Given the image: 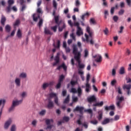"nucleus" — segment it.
<instances>
[{
    "label": "nucleus",
    "mask_w": 131,
    "mask_h": 131,
    "mask_svg": "<svg viewBox=\"0 0 131 131\" xmlns=\"http://www.w3.org/2000/svg\"><path fill=\"white\" fill-rule=\"evenodd\" d=\"M73 54L74 55L75 60L78 62L79 68L80 69H83L85 66L84 64H81V60L80 58H81V53H80V52H78L77 47L75 45L73 46Z\"/></svg>",
    "instance_id": "1"
},
{
    "label": "nucleus",
    "mask_w": 131,
    "mask_h": 131,
    "mask_svg": "<svg viewBox=\"0 0 131 131\" xmlns=\"http://www.w3.org/2000/svg\"><path fill=\"white\" fill-rule=\"evenodd\" d=\"M116 100V105L117 108H119V109H121V108L123 107L122 102L124 101V97H123V96L119 97V96H117Z\"/></svg>",
    "instance_id": "2"
},
{
    "label": "nucleus",
    "mask_w": 131,
    "mask_h": 131,
    "mask_svg": "<svg viewBox=\"0 0 131 131\" xmlns=\"http://www.w3.org/2000/svg\"><path fill=\"white\" fill-rule=\"evenodd\" d=\"M23 101V100H13L12 101V105L8 110L9 112H12V111H14V110H15V108L16 107V106H19L20 104L22 103Z\"/></svg>",
    "instance_id": "3"
},
{
    "label": "nucleus",
    "mask_w": 131,
    "mask_h": 131,
    "mask_svg": "<svg viewBox=\"0 0 131 131\" xmlns=\"http://www.w3.org/2000/svg\"><path fill=\"white\" fill-rule=\"evenodd\" d=\"M86 32L89 33V37L91 38L90 42V45H94L95 43V42L94 41V39H93V36L94 35V32H93V30H91V28H90L89 26L86 27Z\"/></svg>",
    "instance_id": "4"
},
{
    "label": "nucleus",
    "mask_w": 131,
    "mask_h": 131,
    "mask_svg": "<svg viewBox=\"0 0 131 131\" xmlns=\"http://www.w3.org/2000/svg\"><path fill=\"white\" fill-rule=\"evenodd\" d=\"M49 96L50 100H51L52 98H54V102L56 105H57V106H60V104H59V98H58V96H57V94L56 93L52 92L49 94Z\"/></svg>",
    "instance_id": "5"
},
{
    "label": "nucleus",
    "mask_w": 131,
    "mask_h": 131,
    "mask_svg": "<svg viewBox=\"0 0 131 131\" xmlns=\"http://www.w3.org/2000/svg\"><path fill=\"white\" fill-rule=\"evenodd\" d=\"M83 110H84V107L83 106H77L76 108L74 109L73 112L79 111L80 114H83Z\"/></svg>",
    "instance_id": "6"
},
{
    "label": "nucleus",
    "mask_w": 131,
    "mask_h": 131,
    "mask_svg": "<svg viewBox=\"0 0 131 131\" xmlns=\"http://www.w3.org/2000/svg\"><path fill=\"white\" fill-rule=\"evenodd\" d=\"M123 90H127V94L128 96H129L130 93L131 84H124L123 86Z\"/></svg>",
    "instance_id": "7"
},
{
    "label": "nucleus",
    "mask_w": 131,
    "mask_h": 131,
    "mask_svg": "<svg viewBox=\"0 0 131 131\" xmlns=\"http://www.w3.org/2000/svg\"><path fill=\"white\" fill-rule=\"evenodd\" d=\"M93 57L95 59V61L97 62V63H100V62H102V56L99 55H96Z\"/></svg>",
    "instance_id": "8"
},
{
    "label": "nucleus",
    "mask_w": 131,
    "mask_h": 131,
    "mask_svg": "<svg viewBox=\"0 0 131 131\" xmlns=\"http://www.w3.org/2000/svg\"><path fill=\"white\" fill-rule=\"evenodd\" d=\"M11 123H12V119H9L7 121L5 122L4 125V128L5 129H8V128H9V126H10Z\"/></svg>",
    "instance_id": "9"
},
{
    "label": "nucleus",
    "mask_w": 131,
    "mask_h": 131,
    "mask_svg": "<svg viewBox=\"0 0 131 131\" xmlns=\"http://www.w3.org/2000/svg\"><path fill=\"white\" fill-rule=\"evenodd\" d=\"M61 68H63L64 71H67V66L65 64V63H62L61 65L58 66L57 68V70H60Z\"/></svg>",
    "instance_id": "10"
},
{
    "label": "nucleus",
    "mask_w": 131,
    "mask_h": 131,
    "mask_svg": "<svg viewBox=\"0 0 131 131\" xmlns=\"http://www.w3.org/2000/svg\"><path fill=\"white\" fill-rule=\"evenodd\" d=\"M47 107L48 108V109H53V108H54V102L52 101V100L50 99H49Z\"/></svg>",
    "instance_id": "11"
},
{
    "label": "nucleus",
    "mask_w": 131,
    "mask_h": 131,
    "mask_svg": "<svg viewBox=\"0 0 131 131\" xmlns=\"http://www.w3.org/2000/svg\"><path fill=\"white\" fill-rule=\"evenodd\" d=\"M88 101L89 103H93V102L97 101V98H96V96H95V95H93L88 98Z\"/></svg>",
    "instance_id": "12"
},
{
    "label": "nucleus",
    "mask_w": 131,
    "mask_h": 131,
    "mask_svg": "<svg viewBox=\"0 0 131 131\" xmlns=\"http://www.w3.org/2000/svg\"><path fill=\"white\" fill-rule=\"evenodd\" d=\"M113 119H109V118H105L103 121H102L101 124L103 125H105V124H107L110 122V121H112Z\"/></svg>",
    "instance_id": "13"
},
{
    "label": "nucleus",
    "mask_w": 131,
    "mask_h": 131,
    "mask_svg": "<svg viewBox=\"0 0 131 131\" xmlns=\"http://www.w3.org/2000/svg\"><path fill=\"white\" fill-rule=\"evenodd\" d=\"M40 18V16L39 14H34L33 15V19L34 22H37V20Z\"/></svg>",
    "instance_id": "14"
},
{
    "label": "nucleus",
    "mask_w": 131,
    "mask_h": 131,
    "mask_svg": "<svg viewBox=\"0 0 131 131\" xmlns=\"http://www.w3.org/2000/svg\"><path fill=\"white\" fill-rule=\"evenodd\" d=\"M14 81L17 86H20L21 85V79L19 78H16Z\"/></svg>",
    "instance_id": "15"
},
{
    "label": "nucleus",
    "mask_w": 131,
    "mask_h": 131,
    "mask_svg": "<svg viewBox=\"0 0 131 131\" xmlns=\"http://www.w3.org/2000/svg\"><path fill=\"white\" fill-rule=\"evenodd\" d=\"M85 92L86 93H90L91 92V85L89 83H86L85 84Z\"/></svg>",
    "instance_id": "16"
},
{
    "label": "nucleus",
    "mask_w": 131,
    "mask_h": 131,
    "mask_svg": "<svg viewBox=\"0 0 131 131\" xmlns=\"http://www.w3.org/2000/svg\"><path fill=\"white\" fill-rule=\"evenodd\" d=\"M76 34L78 35V36H80V35H82V34H83L81 28H78L77 29Z\"/></svg>",
    "instance_id": "17"
},
{
    "label": "nucleus",
    "mask_w": 131,
    "mask_h": 131,
    "mask_svg": "<svg viewBox=\"0 0 131 131\" xmlns=\"http://www.w3.org/2000/svg\"><path fill=\"white\" fill-rule=\"evenodd\" d=\"M54 19H55L56 24H57L58 26H60V24H61V21H59V16H55Z\"/></svg>",
    "instance_id": "18"
},
{
    "label": "nucleus",
    "mask_w": 131,
    "mask_h": 131,
    "mask_svg": "<svg viewBox=\"0 0 131 131\" xmlns=\"http://www.w3.org/2000/svg\"><path fill=\"white\" fill-rule=\"evenodd\" d=\"M119 73V74H121V75H123V74H125V68L124 67H121L120 69Z\"/></svg>",
    "instance_id": "19"
},
{
    "label": "nucleus",
    "mask_w": 131,
    "mask_h": 131,
    "mask_svg": "<svg viewBox=\"0 0 131 131\" xmlns=\"http://www.w3.org/2000/svg\"><path fill=\"white\" fill-rule=\"evenodd\" d=\"M104 105V102L103 101H101L100 102H97L96 103L93 104V106L94 107H97L98 106V107H102Z\"/></svg>",
    "instance_id": "20"
},
{
    "label": "nucleus",
    "mask_w": 131,
    "mask_h": 131,
    "mask_svg": "<svg viewBox=\"0 0 131 131\" xmlns=\"http://www.w3.org/2000/svg\"><path fill=\"white\" fill-rule=\"evenodd\" d=\"M77 93L78 97H81V95H82V89H81L80 87H78L77 90Z\"/></svg>",
    "instance_id": "21"
},
{
    "label": "nucleus",
    "mask_w": 131,
    "mask_h": 131,
    "mask_svg": "<svg viewBox=\"0 0 131 131\" xmlns=\"http://www.w3.org/2000/svg\"><path fill=\"white\" fill-rule=\"evenodd\" d=\"M16 36L18 38H22V31L20 29H18V31L16 33Z\"/></svg>",
    "instance_id": "22"
},
{
    "label": "nucleus",
    "mask_w": 131,
    "mask_h": 131,
    "mask_svg": "<svg viewBox=\"0 0 131 131\" xmlns=\"http://www.w3.org/2000/svg\"><path fill=\"white\" fill-rule=\"evenodd\" d=\"M115 109V106L113 105H110V106H105V110L106 111H108V110H114Z\"/></svg>",
    "instance_id": "23"
},
{
    "label": "nucleus",
    "mask_w": 131,
    "mask_h": 131,
    "mask_svg": "<svg viewBox=\"0 0 131 131\" xmlns=\"http://www.w3.org/2000/svg\"><path fill=\"white\" fill-rule=\"evenodd\" d=\"M5 104H6V100L4 99H0V106H2V107L1 108V109H2V111L4 107H5Z\"/></svg>",
    "instance_id": "24"
},
{
    "label": "nucleus",
    "mask_w": 131,
    "mask_h": 131,
    "mask_svg": "<svg viewBox=\"0 0 131 131\" xmlns=\"http://www.w3.org/2000/svg\"><path fill=\"white\" fill-rule=\"evenodd\" d=\"M69 101H70V96L68 95L66 98L63 102V104H68L69 103Z\"/></svg>",
    "instance_id": "25"
},
{
    "label": "nucleus",
    "mask_w": 131,
    "mask_h": 131,
    "mask_svg": "<svg viewBox=\"0 0 131 131\" xmlns=\"http://www.w3.org/2000/svg\"><path fill=\"white\" fill-rule=\"evenodd\" d=\"M54 60L56 63H60V54L57 53V55L56 56Z\"/></svg>",
    "instance_id": "26"
},
{
    "label": "nucleus",
    "mask_w": 131,
    "mask_h": 131,
    "mask_svg": "<svg viewBox=\"0 0 131 131\" xmlns=\"http://www.w3.org/2000/svg\"><path fill=\"white\" fill-rule=\"evenodd\" d=\"M60 46H61V41H60L59 40H57V46H56L55 43H53V47L56 49H59Z\"/></svg>",
    "instance_id": "27"
},
{
    "label": "nucleus",
    "mask_w": 131,
    "mask_h": 131,
    "mask_svg": "<svg viewBox=\"0 0 131 131\" xmlns=\"http://www.w3.org/2000/svg\"><path fill=\"white\" fill-rule=\"evenodd\" d=\"M44 32L45 33V34H50L51 35H52V34H53V33H52L51 32V31H50V30H49V29H48L47 28H45Z\"/></svg>",
    "instance_id": "28"
},
{
    "label": "nucleus",
    "mask_w": 131,
    "mask_h": 131,
    "mask_svg": "<svg viewBox=\"0 0 131 131\" xmlns=\"http://www.w3.org/2000/svg\"><path fill=\"white\" fill-rule=\"evenodd\" d=\"M19 25H20V19H16V20L13 24L14 28H16V26H19Z\"/></svg>",
    "instance_id": "29"
},
{
    "label": "nucleus",
    "mask_w": 131,
    "mask_h": 131,
    "mask_svg": "<svg viewBox=\"0 0 131 131\" xmlns=\"http://www.w3.org/2000/svg\"><path fill=\"white\" fill-rule=\"evenodd\" d=\"M19 77L20 78H26L27 77V74L25 73H22L20 74Z\"/></svg>",
    "instance_id": "30"
},
{
    "label": "nucleus",
    "mask_w": 131,
    "mask_h": 131,
    "mask_svg": "<svg viewBox=\"0 0 131 131\" xmlns=\"http://www.w3.org/2000/svg\"><path fill=\"white\" fill-rule=\"evenodd\" d=\"M6 17L2 16L1 21L2 25H5V22H6Z\"/></svg>",
    "instance_id": "31"
},
{
    "label": "nucleus",
    "mask_w": 131,
    "mask_h": 131,
    "mask_svg": "<svg viewBox=\"0 0 131 131\" xmlns=\"http://www.w3.org/2000/svg\"><path fill=\"white\" fill-rule=\"evenodd\" d=\"M90 24H93V25L97 24V23H96V20H95V18H92L90 19Z\"/></svg>",
    "instance_id": "32"
},
{
    "label": "nucleus",
    "mask_w": 131,
    "mask_h": 131,
    "mask_svg": "<svg viewBox=\"0 0 131 131\" xmlns=\"http://www.w3.org/2000/svg\"><path fill=\"white\" fill-rule=\"evenodd\" d=\"M98 120H101L103 118V114L101 112L98 113V116L97 117Z\"/></svg>",
    "instance_id": "33"
},
{
    "label": "nucleus",
    "mask_w": 131,
    "mask_h": 131,
    "mask_svg": "<svg viewBox=\"0 0 131 131\" xmlns=\"http://www.w3.org/2000/svg\"><path fill=\"white\" fill-rule=\"evenodd\" d=\"M5 30L7 32H10V31H11V26H10V25H7L5 26Z\"/></svg>",
    "instance_id": "34"
},
{
    "label": "nucleus",
    "mask_w": 131,
    "mask_h": 131,
    "mask_svg": "<svg viewBox=\"0 0 131 131\" xmlns=\"http://www.w3.org/2000/svg\"><path fill=\"white\" fill-rule=\"evenodd\" d=\"M85 16H87V17H89L90 16V13L89 12H86L85 14H83L81 16V19L83 20V21H84V17Z\"/></svg>",
    "instance_id": "35"
},
{
    "label": "nucleus",
    "mask_w": 131,
    "mask_h": 131,
    "mask_svg": "<svg viewBox=\"0 0 131 131\" xmlns=\"http://www.w3.org/2000/svg\"><path fill=\"white\" fill-rule=\"evenodd\" d=\"M70 120V119L69 118V117H63L62 119V121L64 122V121H66V122H68Z\"/></svg>",
    "instance_id": "36"
},
{
    "label": "nucleus",
    "mask_w": 131,
    "mask_h": 131,
    "mask_svg": "<svg viewBox=\"0 0 131 131\" xmlns=\"http://www.w3.org/2000/svg\"><path fill=\"white\" fill-rule=\"evenodd\" d=\"M72 102L73 103H76L77 102H78V98L77 97H73Z\"/></svg>",
    "instance_id": "37"
},
{
    "label": "nucleus",
    "mask_w": 131,
    "mask_h": 131,
    "mask_svg": "<svg viewBox=\"0 0 131 131\" xmlns=\"http://www.w3.org/2000/svg\"><path fill=\"white\" fill-rule=\"evenodd\" d=\"M54 121V120H53V119H47L46 120V123L47 125H49L50 124H51V122H53Z\"/></svg>",
    "instance_id": "38"
},
{
    "label": "nucleus",
    "mask_w": 131,
    "mask_h": 131,
    "mask_svg": "<svg viewBox=\"0 0 131 131\" xmlns=\"http://www.w3.org/2000/svg\"><path fill=\"white\" fill-rule=\"evenodd\" d=\"M65 27H66V25L64 24H63L62 27H59L58 31H59V32H62V31H63V29H64Z\"/></svg>",
    "instance_id": "39"
},
{
    "label": "nucleus",
    "mask_w": 131,
    "mask_h": 131,
    "mask_svg": "<svg viewBox=\"0 0 131 131\" xmlns=\"http://www.w3.org/2000/svg\"><path fill=\"white\" fill-rule=\"evenodd\" d=\"M52 30H53L54 32H57V28H58V26L56 25L53 27H51Z\"/></svg>",
    "instance_id": "40"
},
{
    "label": "nucleus",
    "mask_w": 131,
    "mask_h": 131,
    "mask_svg": "<svg viewBox=\"0 0 131 131\" xmlns=\"http://www.w3.org/2000/svg\"><path fill=\"white\" fill-rule=\"evenodd\" d=\"M16 129H17V128L16 127V125H12L11 126L10 131H16Z\"/></svg>",
    "instance_id": "41"
},
{
    "label": "nucleus",
    "mask_w": 131,
    "mask_h": 131,
    "mask_svg": "<svg viewBox=\"0 0 131 131\" xmlns=\"http://www.w3.org/2000/svg\"><path fill=\"white\" fill-rule=\"evenodd\" d=\"M49 87V84L48 83H44L42 85V89L46 90L47 88Z\"/></svg>",
    "instance_id": "42"
},
{
    "label": "nucleus",
    "mask_w": 131,
    "mask_h": 131,
    "mask_svg": "<svg viewBox=\"0 0 131 131\" xmlns=\"http://www.w3.org/2000/svg\"><path fill=\"white\" fill-rule=\"evenodd\" d=\"M64 78L65 77L64 76V75H61L59 77L58 81L59 82H62V81H63V79H64Z\"/></svg>",
    "instance_id": "43"
},
{
    "label": "nucleus",
    "mask_w": 131,
    "mask_h": 131,
    "mask_svg": "<svg viewBox=\"0 0 131 131\" xmlns=\"http://www.w3.org/2000/svg\"><path fill=\"white\" fill-rule=\"evenodd\" d=\"M123 14H124V9H122L118 12V14L120 15H123Z\"/></svg>",
    "instance_id": "44"
},
{
    "label": "nucleus",
    "mask_w": 131,
    "mask_h": 131,
    "mask_svg": "<svg viewBox=\"0 0 131 131\" xmlns=\"http://www.w3.org/2000/svg\"><path fill=\"white\" fill-rule=\"evenodd\" d=\"M70 92L73 94H76V93H77V90H76L75 88H72Z\"/></svg>",
    "instance_id": "45"
},
{
    "label": "nucleus",
    "mask_w": 131,
    "mask_h": 131,
    "mask_svg": "<svg viewBox=\"0 0 131 131\" xmlns=\"http://www.w3.org/2000/svg\"><path fill=\"white\" fill-rule=\"evenodd\" d=\"M46 112H47V111L46 110H42L41 112H39V115L43 116L45 114H46Z\"/></svg>",
    "instance_id": "46"
},
{
    "label": "nucleus",
    "mask_w": 131,
    "mask_h": 131,
    "mask_svg": "<svg viewBox=\"0 0 131 131\" xmlns=\"http://www.w3.org/2000/svg\"><path fill=\"white\" fill-rule=\"evenodd\" d=\"M90 77H91V75L88 74L86 76V83H89V81H90Z\"/></svg>",
    "instance_id": "47"
},
{
    "label": "nucleus",
    "mask_w": 131,
    "mask_h": 131,
    "mask_svg": "<svg viewBox=\"0 0 131 131\" xmlns=\"http://www.w3.org/2000/svg\"><path fill=\"white\" fill-rule=\"evenodd\" d=\"M79 117H80V119H78V120L77 121V122L78 124H79V125H81V124H82V123H81V121L80 120V118H81L82 116H81V115H80Z\"/></svg>",
    "instance_id": "48"
},
{
    "label": "nucleus",
    "mask_w": 131,
    "mask_h": 131,
    "mask_svg": "<svg viewBox=\"0 0 131 131\" xmlns=\"http://www.w3.org/2000/svg\"><path fill=\"white\" fill-rule=\"evenodd\" d=\"M53 6L54 8H55V9H56L57 6H58V5L57 4V2H56V1L55 0H53Z\"/></svg>",
    "instance_id": "49"
},
{
    "label": "nucleus",
    "mask_w": 131,
    "mask_h": 131,
    "mask_svg": "<svg viewBox=\"0 0 131 131\" xmlns=\"http://www.w3.org/2000/svg\"><path fill=\"white\" fill-rule=\"evenodd\" d=\"M75 6L76 7H79L80 6V2H79V0H76L75 3Z\"/></svg>",
    "instance_id": "50"
},
{
    "label": "nucleus",
    "mask_w": 131,
    "mask_h": 131,
    "mask_svg": "<svg viewBox=\"0 0 131 131\" xmlns=\"http://www.w3.org/2000/svg\"><path fill=\"white\" fill-rule=\"evenodd\" d=\"M14 0H8V5L9 6H12V5L14 4Z\"/></svg>",
    "instance_id": "51"
},
{
    "label": "nucleus",
    "mask_w": 131,
    "mask_h": 131,
    "mask_svg": "<svg viewBox=\"0 0 131 131\" xmlns=\"http://www.w3.org/2000/svg\"><path fill=\"white\" fill-rule=\"evenodd\" d=\"M11 7H12V6H11V5H8V6L7 7V8L6 9V11L8 13H10V12H11Z\"/></svg>",
    "instance_id": "52"
},
{
    "label": "nucleus",
    "mask_w": 131,
    "mask_h": 131,
    "mask_svg": "<svg viewBox=\"0 0 131 131\" xmlns=\"http://www.w3.org/2000/svg\"><path fill=\"white\" fill-rule=\"evenodd\" d=\"M113 19L114 22H117V21H118V16L115 15L113 16Z\"/></svg>",
    "instance_id": "53"
},
{
    "label": "nucleus",
    "mask_w": 131,
    "mask_h": 131,
    "mask_svg": "<svg viewBox=\"0 0 131 131\" xmlns=\"http://www.w3.org/2000/svg\"><path fill=\"white\" fill-rule=\"evenodd\" d=\"M90 123L94 125L98 124V121H97V120L91 121Z\"/></svg>",
    "instance_id": "54"
},
{
    "label": "nucleus",
    "mask_w": 131,
    "mask_h": 131,
    "mask_svg": "<svg viewBox=\"0 0 131 131\" xmlns=\"http://www.w3.org/2000/svg\"><path fill=\"white\" fill-rule=\"evenodd\" d=\"M42 23H43V20H42V19H40V20L38 23L39 27H40L41 25H42Z\"/></svg>",
    "instance_id": "55"
},
{
    "label": "nucleus",
    "mask_w": 131,
    "mask_h": 131,
    "mask_svg": "<svg viewBox=\"0 0 131 131\" xmlns=\"http://www.w3.org/2000/svg\"><path fill=\"white\" fill-rule=\"evenodd\" d=\"M85 112H88L89 114H93V111L91 109H88L84 111Z\"/></svg>",
    "instance_id": "56"
},
{
    "label": "nucleus",
    "mask_w": 131,
    "mask_h": 131,
    "mask_svg": "<svg viewBox=\"0 0 131 131\" xmlns=\"http://www.w3.org/2000/svg\"><path fill=\"white\" fill-rule=\"evenodd\" d=\"M89 56V51L88 50H85L84 51V57L85 58H86Z\"/></svg>",
    "instance_id": "57"
},
{
    "label": "nucleus",
    "mask_w": 131,
    "mask_h": 131,
    "mask_svg": "<svg viewBox=\"0 0 131 131\" xmlns=\"http://www.w3.org/2000/svg\"><path fill=\"white\" fill-rule=\"evenodd\" d=\"M114 10H115V7H113L111 8V14L113 15L114 14Z\"/></svg>",
    "instance_id": "58"
},
{
    "label": "nucleus",
    "mask_w": 131,
    "mask_h": 131,
    "mask_svg": "<svg viewBox=\"0 0 131 131\" xmlns=\"http://www.w3.org/2000/svg\"><path fill=\"white\" fill-rule=\"evenodd\" d=\"M71 37H72V39H73V40H76V39L75 38V35H74V33H72L71 35H70Z\"/></svg>",
    "instance_id": "59"
},
{
    "label": "nucleus",
    "mask_w": 131,
    "mask_h": 131,
    "mask_svg": "<svg viewBox=\"0 0 131 131\" xmlns=\"http://www.w3.org/2000/svg\"><path fill=\"white\" fill-rule=\"evenodd\" d=\"M71 85H72V86H74V85H75V84H76L77 82L75 81H71L70 82Z\"/></svg>",
    "instance_id": "60"
},
{
    "label": "nucleus",
    "mask_w": 131,
    "mask_h": 131,
    "mask_svg": "<svg viewBox=\"0 0 131 131\" xmlns=\"http://www.w3.org/2000/svg\"><path fill=\"white\" fill-rule=\"evenodd\" d=\"M62 94L63 97H65V96H66V95L67 94V91H66V90H63Z\"/></svg>",
    "instance_id": "61"
},
{
    "label": "nucleus",
    "mask_w": 131,
    "mask_h": 131,
    "mask_svg": "<svg viewBox=\"0 0 131 131\" xmlns=\"http://www.w3.org/2000/svg\"><path fill=\"white\" fill-rule=\"evenodd\" d=\"M126 80L127 83H131V78H126Z\"/></svg>",
    "instance_id": "62"
},
{
    "label": "nucleus",
    "mask_w": 131,
    "mask_h": 131,
    "mask_svg": "<svg viewBox=\"0 0 131 131\" xmlns=\"http://www.w3.org/2000/svg\"><path fill=\"white\" fill-rule=\"evenodd\" d=\"M66 50V53H70V48L69 47H67L65 48Z\"/></svg>",
    "instance_id": "63"
},
{
    "label": "nucleus",
    "mask_w": 131,
    "mask_h": 131,
    "mask_svg": "<svg viewBox=\"0 0 131 131\" xmlns=\"http://www.w3.org/2000/svg\"><path fill=\"white\" fill-rule=\"evenodd\" d=\"M61 82L58 81V83L56 85V89H60L61 88Z\"/></svg>",
    "instance_id": "64"
}]
</instances>
